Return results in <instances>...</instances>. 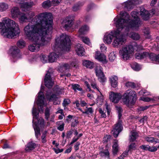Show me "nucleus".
Masks as SVG:
<instances>
[{"instance_id": "a19ab883", "label": "nucleus", "mask_w": 159, "mask_h": 159, "mask_svg": "<svg viewBox=\"0 0 159 159\" xmlns=\"http://www.w3.org/2000/svg\"><path fill=\"white\" fill-rule=\"evenodd\" d=\"M79 110L80 111L84 114H91L93 112V110L92 107H89L85 111H83L80 108H78Z\"/></svg>"}, {"instance_id": "2eb2a0df", "label": "nucleus", "mask_w": 159, "mask_h": 159, "mask_svg": "<svg viewBox=\"0 0 159 159\" xmlns=\"http://www.w3.org/2000/svg\"><path fill=\"white\" fill-rule=\"evenodd\" d=\"M38 99L37 101V103L38 105L40 107L41 109L39 110V111H41V110L43 111V110L42 109L43 106H46L45 103L44 102V97L43 96V93L41 91H40L38 93Z\"/></svg>"}, {"instance_id": "8fccbe9b", "label": "nucleus", "mask_w": 159, "mask_h": 159, "mask_svg": "<svg viewBox=\"0 0 159 159\" xmlns=\"http://www.w3.org/2000/svg\"><path fill=\"white\" fill-rule=\"evenodd\" d=\"M50 117V110L48 108H46L45 111V118L48 120Z\"/></svg>"}, {"instance_id": "f8f14e48", "label": "nucleus", "mask_w": 159, "mask_h": 159, "mask_svg": "<svg viewBox=\"0 0 159 159\" xmlns=\"http://www.w3.org/2000/svg\"><path fill=\"white\" fill-rule=\"evenodd\" d=\"M122 129V126L121 125V121L119 120L117 124H115L113 127L111 132L115 138L117 137L119 133Z\"/></svg>"}, {"instance_id": "5fc2aeb1", "label": "nucleus", "mask_w": 159, "mask_h": 159, "mask_svg": "<svg viewBox=\"0 0 159 159\" xmlns=\"http://www.w3.org/2000/svg\"><path fill=\"white\" fill-rule=\"evenodd\" d=\"M140 100L144 102H148L151 100H153V99H151L148 97H141L140 98Z\"/></svg>"}, {"instance_id": "a18cd8bd", "label": "nucleus", "mask_w": 159, "mask_h": 159, "mask_svg": "<svg viewBox=\"0 0 159 159\" xmlns=\"http://www.w3.org/2000/svg\"><path fill=\"white\" fill-rule=\"evenodd\" d=\"M116 54L114 52H112L110 53L109 55V59L110 61H113L116 58Z\"/></svg>"}, {"instance_id": "a878e982", "label": "nucleus", "mask_w": 159, "mask_h": 159, "mask_svg": "<svg viewBox=\"0 0 159 159\" xmlns=\"http://www.w3.org/2000/svg\"><path fill=\"white\" fill-rule=\"evenodd\" d=\"M143 138L146 141L149 143H159V139L152 137L150 136H145Z\"/></svg>"}, {"instance_id": "864d4df0", "label": "nucleus", "mask_w": 159, "mask_h": 159, "mask_svg": "<svg viewBox=\"0 0 159 159\" xmlns=\"http://www.w3.org/2000/svg\"><path fill=\"white\" fill-rule=\"evenodd\" d=\"M128 151H126L124 152L120 157H118V159H123L126 157L128 155Z\"/></svg>"}, {"instance_id": "20e7f679", "label": "nucleus", "mask_w": 159, "mask_h": 159, "mask_svg": "<svg viewBox=\"0 0 159 159\" xmlns=\"http://www.w3.org/2000/svg\"><path fill=\"white\" fill-rule=\"evenodd\" d=\"M0 22V33L5 37L12 39L18 36L20 31L17 23L7 17L2 19Z\"/></svg>"}, {"instance_id": "f3484780", "label": "nucleus", "mask_w": 159, "mask_h": 159, "mask_svg": "<svg viewBox=\"0 0 159 159\" xmlns=\"http://www.w3.org/2000/svg\"><path fill=\"white\" fill-rule=\"evenodd\" d=\"M10 51L14 59L17 60L20 58V50L16 47H12Z\"/></svg>"}, {"instance_id": "c85d7f7f", "label": "nucleus", "mask_w": 159, "mask_h": 159, "mask_svg": "<svg viewBox=\"0 0 159 159\" xmlns=\"http://www.w3.org/2000/svg\"><path fill=\"white\" fill-rule=\"evenodd\" d=\"M44 82L45 86L49 89L50 88V72L48 70L45 75Z\"/></svg>"}, {"instance_id": "f704fd0d", "label": "nucleus", "mask_w": 159, "mask_h": 159, "mask_svg": "<svg viewBox=\"0 0 159 159\" xmlns=\"http://www.w3.org/2000/svg\"><path fill=\"white\" fill-rule=\"evenodd\" d=\"M101 156L102 157L109 158L110 157V153L107 149H106L102 151H101L99 153Z\"/></svg>"}, {"instance_id": "13d9d810", "label": "nucleus", "mask_w": 159, "mask_h": 159, "mask_svg": "<svg viewBox=\"0 0 159 159\" xmlns=\"http://www.w3.org/2000/svg\"><path fill=\"white\" fill-rule=\"evenodd\" d=\"M82 5L80 3H78L76 4L73 7V11H77L79 9L80 6Z\"/></svg>"}, {"instance_id": "f03ea898", "label": "nucleus", "mask_w": 159, "mask_h": 159, "mask_svg": "<svg viewBox=\"0 0 159 159\" xmlns=\"http://www.w3.org/2000/svg\"><path fill=\"white\" fill-rule=\"evenodd\" d=\"M129 15L127 12L121 11L120 13L119 18L114 19V24L117 29L112 43L113 47L120 46L125 41V37L128 35V28H124L129 20Z\"/></svg>"}, {"instance_id": "79ce46f5", "label": "nucleus", "mask_w": 159, "mask_h": 159, "mask_svg": "<svg viewBox=\"0 0 159 159\" xmlns=\"http://www.w3.org/2000/svg\"><path fill=\"white\" fill-rule=\"evenodd\" d=\"M98 77L99 81L101 83H103L106 81V78L103 74L97 76Z\"/></svg>"}, {"instance_id": "72a5a7b5", "label": "nucleus", "mask_w": 159, "mask_h": 159, "mask_svg": "<svg viewBox=\"0 0 159 159\" xmlns=\"http://www.w3.org/2000/svg\"><path fill=\"white\" fill-rule=\"evenodd\" d=\"M9 6L7 4L4 2L0 3V11L3 12L8 8Z\"/></svg>"}, {"instance_id": "3c124183", "label": "nucleus", "mask_w": 159, "mask_h": 159, "mask_svg": "<svg viewBox=\"0 0 159 159\" xmlns=\"http://www.w3.org/2000/svg\"><path fill=\"white\" fill-rule=\"evenodd\" d=\"M70 102V101L69 99H64L62 103L63 106L64 107V109H65V107L68 105Z\"/></svg>"}, {"instance_id": "bf43d9fd", "label": "nucleus", "mask_w": 159, "mask_h": 159, "mask_svg": "<svg viewBox=\"0 0 159 159\" xmlns=\"http://www.w3.org/2000/svg\"><path fill=\"white\" fill-rule=\"evenodd\" d=\"M134 47H136L137 48L136 51H139L141 50L144 49L143 47L142 46L140 45H136L134 46Z\"/></svg>"}, {"instance_id": "6e6552de", "label": "nucleus", "mask_w": 159, "mask_h": 159, "mask_svg": "<svg viewBox=\"0 0 159 159\" xmlns=\"http://www.w3.org/2000/svg\"><path fill=\"white\" fill-rule=\"evenodd\" d=\"M134 47L130 45L123 46L119 52L120 57L124 60H127L134 53Z\"/></svg>"}, {"instance_id": "338daca9", "label": "nucleus", "mask_w": 159, "mask_h": 159, "mask_svg": "<svg viewBox=\"0 0 159 159\" xmlns=\"http://www.w3.org/2000/svg\"><path fill=\"white\" fill-rule=\"evenodd\" d=\"M100 48L102 52H105L107 49V48L105 47L104 45L103 44L101 45Z\"/></svg>"}, {"instance_id": "c03bdc74", "label": "nucleus", "mask_w": 159, "mask_h": 159, "mask_svg": "<svg viewBox=\"0 0 159 159\" xmlns=\"http://www.w3.org/2000/svg\"><path fill=\"white\" fill-rule=\"evenodd\" d=\"M79 124L78 120L76 118H73L72 119L71 126L73 127L76 126Z\"/></svg>"}, {"instance_id": "4be33fe9", "label": "nucleus", "mask_w": 159, "mask_h": 159, "mask_svg": "<svg viewBox=\"0 0 159 159\" xmlns=\"http://www.w3.org/2000/svg\"><path fill=\"white\" fill-rule=\"evenodd\" d=\"M118 80V77L115 75L112 76L109 78L110 83L113 88H115L117 86Z\"/></svg>"}, {"instance_id": "6e6d98bb", "label": "nucleus", "mask_w": 159, "mask_h": 159, "mask_svg": "<svg viewBox=\"0 0 159 159\" xmlns=\"http://www.w3.org/2000/svg\"><path fill=\"white\" fill-rule=\"evenodd\" d=\"M61 0H53L51 2H50V5L54 6L57 5Z\"/></svg>"}, {"instance_id": "a211bd4d", "label": "nucleus", "mask_w": 159, "mask_h": 159, "mask_svg": "<svg viewBox=\"0 0 159 159\" xmlns=\"http://www.w3.org/2000/svg\"><path fill=\"white\" fill-rule=\"evenodd\" d=\"M129 17L130 16H129V20H128V22H127V24L125 25V27L124 28L125 29H126L127 28H128V35L127 36H128L129 37L133 40H138L140 39V35L138 33L134 32H132L130 33L129 34H128V32L129 31V28H130L128 26V27L127 26V25H128V22H129Z\"/></svg>"}, {"instance_id": "b1692460", "label": "nucleus", "mask_w": 159, "mask_h": 159, "mask_svg": "<svg viewBox=\"0 0 159 159\" xmlns=\"http://www.w3.org/2000/svg\"><path fill=\"white\" fill-rule=\"evenodd\" d=\"M18 17L20 23H23L26 21L28 20L29 18L30 17H28L27 16V13H25L21 12H20Z\"/></svg>"}, {"instance_id": "ddd939ff", "label": "nucleus", "mask_w": 159, "mask_h": 159, "mask_svg": "<svg viewBox=\"0 0 159 159\" xmlns=\"http://www.w3.org/2000/svg\"><path fill=\"white\" fill-rule=\"evenodd\" d=\"M22 0H18L16 1V2L20 4V8L23 11H26L29 10L34 5L33 1L30 2H23Z\"/></svg>"}, {"instance_id": "052dcab7", "label": "nucleus", "mask_w": 159, "mask_h": 159, "mask_svg": "<svg viewBox=\"0 0 159 159\" xmlns=\"http://www.w3.org/2000/svg\"><path fill=\"white\" fill-rule=\"evenodd\" d=\"M61 89H60L58 85H56L53 89L54 91L56 92H60Z\"/></svg>"}, {"instance_id": "c756f323", "label": "nucleus", "mask_w": 159, "mask_h": 159, "mask_svg": "<svg viewBox=\"0 0 159 159\" xmlns=\"http://www.w3.org/2000/svg\"><path fill=\"white\" fill-rule=\"evenodd\" d=\"M36 144L33 142H30L28 143L26 147L25 150L27 152H29L34 149L36 147Z\"/></svg>"}, {"instance_id": "4468645a", "label": "nucleus", "mask_w": 159, "mask_h": 159, "mask_svg": "<svg viewBox=\"0 0 159 159\" xmlns=\"http://www.w3.org/2000/svg\"><path fill=\"white\" fill-rule=\"evenodd\" d=\"M109 99L114 103H117L121 98V95L120 93L111 92L109 93Z\"/></svg>"}, {"instance_id": "cd10ccee", "label": "nucleus", "mask_w": 159, "mask_h": 159, "mask_svg": "<svg viewBox=\"0 0 159 159\" xmlns=\"http://www.w3.org/2000/svg\"><path fill=\"white\" fill-rule=\"evenodd\" d=\"M139 135L137 132L134 130L131 131L130 133V135H129V140L130 142H134L137 138Z\"/></svg>"}, {"instance_id": "e433bc0d", "label": "nucleus", "mask_w": 159, "mask_h": 159, "mask_svg": "<svg viewBox=\"0 0 159 159\" xmlns=\"http://www.w3.org/2000/svg\"><path fill=\"white\" fill-rule=\"evenodd\" d=\"M79 37L80 38L81 40L85 43L90 46L91 43L89 39L87 37L82 36L80 35Z\"/></svg>"}, {"instance_id": "09e8293b", "label": "nucleus", "mask_w": 159, "mask_h": 159, "mask_svg": "<svg viewBox=\"0 0 159 159\" xmlns=\"http://www.w3.org/2000/svg\"><path fill=\"white\" fill-rule=\"evenodd\" d=\"M136 144L135 143H132L129 146L128 152L129 151H132L136 149Z\"/></svg>"}, {"instance_id": "9b49d317", "label": "nucleus", "mask_w": 159, "mask_h": 159, "mask_svg": "<svg viewBox=\"0 0 159 159\" xmlns=\"http://www.w3.org/2000/svg\"><path fill=\"white\" fill-rule=\"evenodd\" d=\"M74 20V19L72 17H66L63 21V27L66 30H68L73 25Z\"/></svg>"}, {"instance_id": "473e14b6", "label": "nucleus", "mask_w": 159, "mask_h": 159, "mask_svg": "<svg viewBox=\"0 0 159 159\" xmlns=\"http://www.w3.org/2000/svg\"><path fill=\"white\" fill-rule=\"evenodd\" d=\"M83 65L87 68L91 69L93 68V63L89 61L85 60L83 61Z\"/></svg>"}, {"instance_id": "c9c22d12", "label": "nucleus", "mask_w": 159, "mask_h": 159, "mask_svg": "<svg viewBox=\"0 0 159 159\" xmlns=\"http://www.w3.org/2000/svg\"><path fill=\"white\" fill-rule=\"evenodd\" d=\"M95 71L97 76L104 74L102 68L99 65L96 66L95 68Z\"/></svg>"}, {"instance_id": "0eeeda50", "label": "nucleus", "mask_w": 159, "mask_h": 159, "mask_svg": "<svg viewBox=\"0 0 159 159\" xmlns=\"http://www.w3.org/2000/svg\"><path fill=\"white\" fill-rule=\"evenodd\" d=\"M32 114L33 116V119H37L38 122H34V124L33 125V128H34L35 135L36 138L38 139V137L40 136V127L41 128L43 127L44 125L43 123V120L40 118L38 119V113L37 112V109L36 108L33 107L32 110Z\"/></svg>"}, {"instance_id": "58836bf2", "label": "nucleus", "mask_w": 159, "mask_h": 159, "mask_svg": "<svg viewBox=\"0 0 159 159\" xmlns=\"http://www.w3.org/2000/svg\"><path fill=\"white\" fill-rule=\"evenodd\" d=\"M75 64L74 62H72L71 64H69L68 63H65L62 66V69H64L66 70L70 68L71 67H75Z\"/></svg>"}, {"instance_id": "7c9ffc66", "label": "nucleus", "mask_w": 159, "mask_h": 159, "mask_svg": "<svg viewBox=\"0 0 159 159\" xmlns=\"http://www.w3.org/2000/svg\"><path fill=\"white\" fill-rule=\"evenodd\" d=\"M89 30V28L87 26L84 25L82 26L79 30V33L80 34L79 36L80 35H82V34H84Z\"/></svg>"}, {"instance_id": "0e129e2a", "label": "nucleus", "mask_w": 159, "mask_h": 159, "mask_svg": "<svg viewBox=\"0 0 159 159\" xmlns=\"http://www.w3.org/2000/svg\"><path fill=\"white\" fill-rule=\"evenodd\" d=\"M99 112L101 114V116L102 117H105L106 116V114L104 112L102 109L100 108L99 109Z\"/></svg>"}, {"instance_id": "4c0bfd02", "label": "nucleus", "mask_w": 159, "mask_h": 159, "mask_svg": "<svg viewBox=\"0 0 159 159\" xmlns=\"http://www.w3.org/2000/svg\"><path fill=\"white\" fill-rule=\"evenodd\" d=\"M131 66L133 69L137 71L141 69L140 66L136 62L132 63L131 64Z\"/></svg>"}, {"instance_id": "6ab92c4d", "label": "nucleus", "mask_w": 159, "mask_h": 159, "mask_svg": "<svg viewBox=\"0 0 159 159\" xmlns=\"http://www.w3.org/2000/svg\"><path fill=\"white\" fill-rule=\"evenodd\" d=\"M95 58L98 61L102 62L103 63L107 62L106 56L104 54L100 53L99 51L96 52Z\"/></svg>"}, {"instance_id": "aec40b11", "label": "nucleus", "mask_w": 159, "mask_h": 159, "mask_svg": "<svg viewBox=\"0 0 159 159\" xmlns=\"http://www.w3.org/2000/svg\"><path fill=\"white\" fill-rule=\"evenodd\" d=\"M135 3V1L134 0H129L123 3L122 5L124 6L125 9L129 10L133 8Z\"/></svg>"}, {"instance_id": "e2e57ef3", "label": "nucleus", "mask_w": 159, "mask_h": 159, "mask_svg": "<svg viewBox=\"0 0 159 159\" xmlns=\"http://www.w3.org/2000/svg\"><path fill=\"white\" fill-rule=\"evenodd\" d=\"M54 151V152H55L57 154L59 153H60V152H62L63 150V149H59V148H53L52 149Z\"/></svg>"}, {"instance_id": "39448f33", "label": "nucleus", "mask_w": 159, "mask_h": 159, "mask_svg": "<svg viewBox=\"0 0 159 159\" xmlns=\"http://www.w3.org/2000/svg\"><path fill=\"white\" fill-rule=\"evenodd\" d=\"M49 40V36L44 37L42 35L41 38L38 37L36 39L35 41H31L34 43L28 46L29 49L32 52L38 51L40 46L47 44Z\"/></svg>"}, {"instance_id": "7ed1b4c3", "label": "nucleus", "mask_w": 159, "mask_h": 159, "mask_svg": "<svg viewBox=\"0 0 159 159\" xmlns=\"http://www.w3.org/2000/svg\"><path fill=\"white\" fill-rule=\"evenodd\" d=\"M71 43L68 35L66 34H61L56 39L55 44L54 46L55 51L59 54H57L54 52L50 54V62L55 61L57 58L63 52H69L70 51Z\"/></svg>"}, {"instance_id": "37998d69", "label": "nucleus", "mask_w": 159, "mask_h": 159, "mask_svg": "<svg viewBox=\"0 0 159 159\" xmlns=\"http://www.w3.org/2000/svg\"><path fill=\"white\" fill-rule=\"evenodd\" d=\"M143 31L144 34V35L146 37V38H150V37L149 35V28H145L143 30Z\"/></svg>"}, {"instance_id": "f257e3e1", "label": "nucleus", "mask_w": 159, "mask_h": 159, "mask_svg": "<svg viewBox=\"0 0 159 159\" xmlns=\"http://www.w3.org/2000/svg\"><path fill=\"white\" fill-rule=\"evenodd\" d=\"M49 13L47 12L40 14L32 20L34 25L29 24L24 27V34L27 39L35 41L36 39L41 38L42 35L44 37L49 36Z\"/></svg>"}, {"instance_id": "680f3d73", "label": "nucleus", "mask_w": 159, "mask_h": 159, "mask_svg": "<svg viewBox=\"0 0 159 159\" xmlns=\"http://www.w3.org/2000/svg\"><path fill=\"white\" fill-rule=\"evenodd\" d=\"M149 107V106H141L139 108V110L140 111H144L148 109Z\"/></svg>"}, {"instance_id": "2f4dec72", "label": "nucleus", "mask_w": 159, "mask_h": 159, "mask_svg": "<svg viewBox=\"0 0 159 159\" xmlns=\"http://www.w3.org/2000/svg\"><path fill=\"white\" fill-rule=\"evenodd\" d=\"M113 144L112 146V152L113 154H116L117 152L119 147L118 144V141L117 140H115L113 142Z\"/></svg>"}, {"instance_id": "ea45409f", "label": "nucleus", "mask_w": 159, "mask_h": 159, "mask_svg": "<svg viewBox=\"0 0 159 159\" xmlns=\"http://www.w3.org/2000/svg\"><path fill=\"white\" fill-rule=\"evenodd\" d=\"M49 55L47 57L46 56L42 54L40 55V57L41 61L44 63H46L47 62L48 60L49 61Z\"/></svg>"}, {"instance_id": "49530a36", "label": "nucleus", "mask_w": 159, "mask_h": 159, "mask_svg": "<svg viewBox=\"0 0 159 159\" xmlns=\"http://www.w3.org/2000/svg\"><path fill=\"white\" fill-rule=\"evenodd\" d=\"M72 87L74 90L75 91L78 90L81 91L82 89L81 88L80 86L77 84H75L72 85Z\"/></svg>"}, {"instance_id": "bb28decb", "label": "nucleus", "mask_w": 159, "mask_h": 159, "mask_svg": "<svg viewBox=\"0 0 159 159\" xmlns=\"http://www.w3.org/2000/svg\"><path fill=\"white\" fill-rule=\"evenodd\" d=\"M140 13L141 17L144 20H147L149 19L150 14L148 11L143 9V11H141Z\"/></svg>"}, {"instance_id": "de8ad7c7", "label": "nucleus", "mask_w": 159, "mask_h": 159, "mask_svg": "<svg viewBox=\"0 0 159 159\" xmlns=\"http://www.w3.org/2000/svg\"><path fill=\"white\" fill-rule=\"evenodd\" d=\"M17 44L19 48H22L25 47V43L24 41L22 40H21L17 42Z\"/></svg>"}, {"instance_id": "774afa93", "label": "nucleus", "mask_w": 159, "mask_h": 159, "mask_svg": "<svg viewBox=\"0 0 159 159\" xmlns=\"http://www.w3.org/2000/svg\"><path fill=\"white\" fill-rule=\"evenodd\" d=\"M110 139V136L109 135H106L103 138V141L104 142H107Z\"/></svg>"}, {"instance_id": "69168bd1", "label": "nucleus", "mask_w": 159, "mask_h": 159, "mask_svg": "<svg viewBox=\"0 0 159 159\" xmlns=\"http://www.w3.org/2000/svg\"><path fill=\"white\" fill-rule=\"evenodd\" d=\"M64 124L62 123L57 127V129L60 131H63L64 129Z\"/></svg>"}, {"instance_id": "603ef678", "label": "nucleus", "mask_w": 159, "mask_h": 159, "mask_svg": "<svg viewBox=\"0 0 159 159\" xmlns=\"http://www.w3.org/2000/svg\"><path fill=\"white\" fill-rule=\"evenodd\" d=\"M42 6L44 8H47L50 6V0H47L44 2L42 5Z\"/></svg>"}, {"instance_id": "5701e85b", "label": "nucleus", "mask_w": 159, "mask_h": 159, "mask_svg": "<svg viewBox=\"0 0 159 159\" xmlns=\"http://www.w3.org/2000/svg\"><path fill=\"white\" fill-rule=\"evenodd\" d=\"M20 12L18 7H14L12 8L11 11V14L12 18H15L18 17Z\"/></svg>"}, {"instance_id": "1a4fd4ad", "label": "nucleus", "mask_w": 159, "mask_h": 159, "mask_svg": "<svg viewBox=\"0 0 159 159\" xmlns=\"http://www.w3.org/2000/svg\"><path fill=\"white\" fill-rule=\"evenodd\" d=\"M135 57L138 59L149 58L152 62L156 64H159V55H156L153 53L149 54L147 52H137L135 54Z\"/></svg>"}, {"instance_id": "412c9836", "label": "nucleus", "mask_w": 159, "mask_h": 159, "mask_svg": "<svg viewBox=\"0 0 159 159\" xmlns=\"http://www.w3.org/2000/svg\"><path fill=\"white\" fill-rule=\"evenodd\" d=\"M139 148L144 151H148L149 152H153L157 151V148L155 146L151 147L148 145H143L140 146Z\"/></svg>"}, {"instance_id": "dca6fc26", "label": "nucleus", "mask_w": 159, "mask_h": 159, "mask_svg": "<svg viewBox=\"0 0 159 159\" xmlns=\"http://www.w3.org/2000/svg\"><path fill=\"white\" fill-rule=\"evenodd\" d=\"M116 30L111 31L109 34L106 33L104 37V42L107 44H110L112 42V38L114 37Z\"/></svg>"}, {"instance_id": "393cba45", "label": "nucleus", "mask_w": 159, "mask_h": 159, "mask_svg": "<svg viewBox=\"0 0 159 159\" xmlns=\"http://www.w3.org/2000/svg\"><path fill=\"white\" fill-rule=\"evenodd\" d=\"M75 51L77 54L82 56L84 54V50L83 47L80 44H78L75 47Z\"/></svg>"}, {"instance_id": "423d86ee", "label": "nucleus", "mask_w": 159, "mask_h": 159, "mask_svg": "<svg viewBox=\"0 0 159 159\" xmlns=\"http://www.w3.org/2000/svg\"><path fill=\"white\" fill-rule=\"evenodd\" d=\"M136 100L135 92L131 90H128L124 94L122 100L123 103L128 107L134 105Z\"/></svg>"}, {"instance_id": "4d7b16f0", "label": "nucleus", "mask_w": 159, "mask_h": 159, "mask_svg": "<svg viewBox=\"0 0 159 159\" xmlns=\"http://www.w3.org/2000/svg\"><path fill=\"white\" fill-rule=\"evenodd\" d=\"M125 85L128 87L134 88L135 87V85L134 83L128 82L126 83Z\"/></svg>"}, {"instance_id": "9d476101", "label": "nucleus", "mask_w": 159, "mask_h": 159, "mask_svg": "<svg viewBox=\"0 0 159 159\" xmlns=\"http://www.w3.org/2000/svg\"><path fill=\"white\" fill-rule=\"evenodd\" d=\"M132 16L135 20L128 22V25L130 28L135 30H138L139 27L141 25L142 23L140 18L139 17V13L137 11H133L131 13Z\"/></svg>"}]
</instances>
